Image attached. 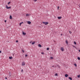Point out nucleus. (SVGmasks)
<instances>
[{
	"mask_svg": "<svg viewBox=\"0 0 80 80\" xmlns=\"http://www.w3.org/2000/svg\"><path fill=\"white\" fill-rule=\"evenodd\" d=\"M55 76H58V74L57 73H56L55 74Z\"/></svg>",
	"mask_w": 80,
	"mask_h": 80,
	"instance_id": "nucleus-18",
	"label": "nucleus"
},
{
	"mask_svg": "<svg viewBox=\"0 0 80 80\" xmlns=\"http://www.w3.org/2000/svg\"><path fill=\"white\" fill-rule=\"evenodd\" d=\"M79 52H80V50H79Z\"/></svg>",
	"mask_w": 80,
	"mask_h": 80,
	"instance_id": "nucleus-41",
	"label": "nucleus"
},
{
	"mask_svg": "<svg viewBox=\"0 0 80 80\" xmlns=\"http://www.w3.org/2000/svg\"><path fill=\"white\" fill-rule=\"evenodd\" d=\"M9 59H12V57H9Z\"/></svg>",
	"mask_w": 80,
	"mask_h": 80,
	"instance_id": "nucleus-20",
	"label": "nucleus"
},
{
	"mask_svg": "<svg viewBox=\"0 0 80 80\" xmlns=\"http://www.w3.org/2000/svg\"><path fill=\"white\" fill-rule=\"evenodd\" d=\"M21 72H23V69H22V70H21Z\"/></svg>",
	"mask_w": 80,
	"mask_h": 80,
	"instance_id": "nucleus-35",
	"label": "nucleus"
},
{
	"mask_svg": "<svg viewBox=\"0 0 80 80\" xmlns=\"http://www.w3.org/2000/svg\"><path fill=\"white\" fill-rule=\"evenodd\" d=\"M41 53H42V55H44V53L43 52H42Z\"/></svg>",
	"mask_w": 80,
	"mask_h": 80,
	"instance_id": "nucleus-30",
	"label": "nucleus"
},
{
	"mask_svg": "<svg viewBox=\"0 0 80 80\" xmlns=\"http://www.w3.org/2000/svg\"><path fill=\"white\" fill-rule=\"evenodd\" d=\"M52 67H54V66H52Z\"/></svg>",
	"mask_w": 80,
	"mask_h": 80,
	"instance_id": "nucleus-39",
	"label": "nucleus"
},
{
	"mask_svg": "<svg viewBox=\"0 0 80 80\" xmlns=\"http://www.w3.org/2000/svg\"><path fill=\"white\" fill-rule=\"evenodd\" d=\"M47 50H49V48H47Z\"/></svg>",
	"mask_w": 80,
	"mask_h": 80,
	"instance_id": "nucleus-23",
	"label": "nucleus"
},
{
	"mask_svg": "<svg viewBox=\"0 0 80 80\" xmlns=\"http://www.w3.org/2000/svg\"><path fill=\"white\" fill-rule=\"evenodd\" d=\"M58 67L59 68H60V66L57 65Z\"/></svg>",
	"mask_w": 80,
	"mask_h": 80,
	"instance_id": "nucleus-16",
	"label": "nucleus"
},
{
	"mask_svg": "<svg viewBox=\"0 0 80 80\" xmlns=\"http://www.w3.org/2000/svg\"><path fill=\"white\" fill-rule=\"evenodd\" d=\"M27 56H28V55H25V57H27Z\"/></svg>",
	"mask_w": 80,
	"mask_h": 80,
	"instance_id": "nucleus-27",
	"label": "nucleus"
},
{
	"mask_svg": "<svg viewBox=\"0 0 80 80\" xmlns=\"http://www.w3.org/2000/svg\"><path fill=\"white\" fill-rule=\"evenodd\" d=\"M22 66H24V65H25V62H22Z\"/></svg>",
	"mask_w": 80,
	"mask_h": 80,
	"instance_id": "nucleus-3",
	"label": "nucleus"
},
{
	"mask_svg": "<svg viewBox=\"0 0 80 80\" xmlns=\"http://www.w3.org/2000/svg\"><path fill=\"white\" fill-rule=\"evenodd\" d=\"M58 19H61V18H62V17H58Z\"/></svg>",
	"mask_w": 80,
	"mask_h": 80,
	"instance_id": "nucleus-12",
	"label": "nucleus"
},
{
	"mask_svg": "<svg viewBox=\"0 0 80 80\" xmlns=\"http://www.w3.org/2000/svg\"><path fill=\"white\" fill-rule=\"evenodd\" d=\"M22 23H23V22H22L20 23H19L20 26H21V25H22Z\"/></svg>",
	"mask_w": 80,
	"mask_h": 80,
	"instance_id": "nucleus-8",
	"label": "nucleus"
},
{
	"mask_svg": "<svg viewBox=\"0 0 80 80\" xmlns=\"http://www.w3.org/2000/svg\"><path fill=\"white\" fill-rule=\"evenodd\" d=\"M16 42H18V40H16Z\"/></svg>",
	"mask_w": 80,
	"mask_h": 80,
	"instance_id": "nucleus-29",
	"label": "nucleus"
},
{
	"mask_svg": "<svg viewBox=\"0 0 80 80\" xmlns=\"http://www.w3.org/2000/svg\"><path fill=\"white\" fill-rule=\"evenodd\" d=\"M51 59H53V57H51Z\"/></svg>",
	"mask_w": 80,
	"mask_h": 80,
	"instance_id": "nucleus-32",
	"label": "nucleus"
},
{
	"mask_svg": "<svg viewBox=\"0 0 80 80\" xmlns=\"http://www.w3.org/2000/svg\"><path fill=\"white\" fill-rule=\"evenodd\" d=\"M2 53V51L0 50V53Z\"/></svg>",
	"mask_w": 80,
	"mask_h": 80,
	"instance_id": "nucleus-34",
	"label": "nucleus"
},
{
	"mask_svg": "<svg viewBox=\"0 0 80 80\" xmlns=\"http://www.w3.org/2000/svg\"><path fill=\"white\" fill-rule=\"evenodd\" d=\"M69 79L71 80H72V78H71V77H69Z\"/></svg>",
	"mask_w": 80,
	"mask_h": 80,
	"instance_id": "nucleus-15",
	"label": "nucleus"
},
{
	"mask_svg": "<svg viewBox=\"0 0 80 80\" xmlns=\"http://www.w3.org/2000/svg\"><path fill=\"white\" fill-rule=\"evenodd\" d=\"M32 43V41L30 42V43Z\"/></svg>",
	"mask_w": 80,
	"mask_h": 80,
	"instance_id": "nucleus-36",
	"label": "nucleus"
},
{
	"mask_svg": "<svg viewBox=\"0 0 80 80\" xmlns=\"http://www.w3.org/2000/svg\"><path fill=\"white\" fill-rule=\"evenodd\" d=\"M6 8H7V9H8L9 8H11V7H8V6L7 5L6 6Z\"/></svg>",
	"mask_w": 80,
	"mask_h": 80,
	"instance_id": "nucleus-2",
	"label": "nucleus"
},
{
	"mask_svg": "<svg viewBox=\"0 0 80 80\" xmlns=\"http://www.w3.org/2000/svg\"><path fill=\"white\" fill-rule=\"evenodd\" d=\"M35 42H32V45H34V44H35Z\"/></svg>",
	"mask_w": 80,
	"mask_h": 80,
	"instance_id": "nucleus-11",
	"label": "nucleus"
},
{
	"mask_svg": "<svg viewBox=\"0 0 80 80\" xmlns=\"http://www.w3.org/2000/svg\"><path fill=\"white\" fill-rule=\"evenodd\" d=\"M5 78H6V79H7V77H6Z\"/></svg>",
	"mask_w": 80,
	"mask_h": 80,
	"instance_id": "nucleus-37",
	"label": "nucleus"
},
{
	"mask_svg": "<svg viewBox=\"0 0 80 80\" xmlns=\"http://www.w3.org/2000/svg\"><path fill=\"white\" fill-rule=\"evenodd\" d=\"M26 16L28 17V16H29V14H26Z\"/></svg>",
	"mask_w": 80,
	"mask_h": 80,
	"instance_id": "nucleus-25",
	"label": "nucleus"
},
{
	"mask_svg": "<svg viewBox=\"0 0 80 80\" xmlns=\"http://www.w3.org/2000/svg\"><path fill=\"white\" fill-rule=\"evenodd\" d=\"M78 60H80V57H78Z\"/></svg>",
	"mask_w": 80,
	"mask_h": 80,
	"instance_id": "nucleus-21",
	"label": "nucleus"
},
{
	"mask_svg": "<svg viewBox=\"0 0 80 80\" xmlns=\"http://www.w3.org/2000/svg\"><path fill=\"white\" fill-rule=\"evenodd\" d=\"M66 44H68V41L67 40L66 41Z\"/></svg>",
	"mask_w": 80,
	"mask_h": 80,
	"instance_id": "nucleus-13",
	"label": "nucleus"
},
{
	"mask_svg": "<svg viewBox=\"0 0 80 80\" xmlns=\"http://www.w3.org/2000/svg\"><path fill=\"white\" fill-rule=\"evenodd\" d=\"M61 50L62 51V52H63L64 51V48H61Z\"/></svg>",
	"mask_w": 80,
	"mask_h": 80,
	"instance_id": "nucleus-4",
	"label": "nucleus"
},
{
	"mask_svg": "<svg viewBox=\"0 0 80 80\" xmlns=\"http://www.w3.org/2000/svg\"><path fill=\"white\" fill-rule=\"evenodd\" d=\"M9 18L10 19H12V16H10Z\"/></svg>",
	"mask_w": 80,
	"mask_h": 80,
	"instance_id": "nucleus-10",
	"label": "nucleus"
},
{
	"mask_svg": "<svg viewBox=\"0 0 80 80\" xmlns=\"http://www.w3.org/2000/svg\"><path fill=\"white\" fill-rule=\"evenodd\" d=\"M74 65L75 67H77V64H74Z\"/></svg>",
	"mask_w": 80,
	"mask_h": 80,
	"instance_id": "nucleus-14",
	"label": "nucleus"
},
{
	"mask_svg": "<svg viewBox=\"0 0 80 80\" xmlns=\"http://www.w3.org/2000/svg\"><path fill=\"white\" fill-rule=\"evenodd\" d=\"M22 52L23 53H24V50H23L22 49Z\"/></svg>",
	"mask_w": 80,
	"mask_h": 80,
	"instance_id": "nucleus-17",
	"label": "nucleus"
},
{
	"mask_svg": "<svg viewBox=\"0 0 80 80\" xmlns=\"http://www.w3.org/2000/svg\"><path fill=\"white\" fill-rule=\"evenodd\" d=\"M73 47L75 48V47L74 46H73Z\"/></svg>",
	"mask_w": 80,
	"mask_h": 80,
	"instance_id": "nucleus-38",
	"label": "nucleus"
},
{
	"mask_svg": "<svg viewBox=\"0 0 80 80\" xmlns=\"http://www.w3.org/2000/svg\"><path fill=\"white\" fill-rule=\"evenodd\" d=\"M10 76H11V75H10Z\"/></svg>",
	"mask_w": 80,
	"mask_h": 80,
	"instance_id": "nucleus-42",
	"label": "nucleus"
},
{
	"mask_svg": "<svg viewBox=\"0 0 80 80\" xmlns=\"http://www.w3.org/2000/svg\"><path fill=\"white\" fill-rule=\"evenodd\" d=\"M4 22H5V23H6V22H7V20L4 21Z\"/></svg>",
	"mask_w": 80,
	"mask_h": 80,
	"instance_id": "nucleus-33",
	"label": "nucleus"
},
{
	"mask_svg": "<svg viewBox=\"0 0 80 80\" xmlns=\"http://www.w3.org/2000/svg\"><path fill=\"white\" fill-rule=\"evenodd\" d=\"M33 1H34V2H37V0H33Z\"/></svg>",
	"mask_w": 80,
	"mask_h": 80,
	"instance_id": "nucleus-28",
	"label": "nucleus"
},
{
	"mask_svg": "<svg viewBox=\"0 0 80 80\" xmlns=\"http://www.w3.org/2000/svg\"><path fill=\"white\" fill-rule=\"evenodd\" d=\"M80 75H78V78H80Z\"/></svg>",
	"mask_w": 80,
	"mask_h": 80,
	"instance_id": "nucleus-19",
	"label": "nucleus"
},
{
	"mask_svg": "<svg viewBox=\"0 0 80 80\" xmlns=\"http://www.w3.org/2000/svg\"><path fill=\"white\" fill-rule=\"evenodd\" d=\"M42 23H43V24H45V25H47V24H48V22H42Z\"/></svg>",
	"mask_w": 80,
	"mask_h": 80,
	"instance_id": "nucleus-1",
	"label": "nucleus"
},
{
	"mask_svg": "<svg viewBox=\"0 0 80 80\" xmlns=\"http://www.w3.org/2000/svg\"><path fill=\"white\" fill-rule=\"evenodd\" d=\"M69 33H70V34H71V33H72V32L71 31H69Z\"/></svg>",
	"mask_w": 80,
	"mask_h": 80,
	"instance_id": "nucleus-26",
	"label": "nucleus"
},
{
	"mask_svg": "<svg viewBox=\"0 0 80 80\" xmlns=\"http://www.w3.org/2000/svg\"><path fill=\"white\" fill-rule=\"evenodd\" d=\"M79 7L80 8V6H79Z\"/></svg>",
	"mask_w": 80,
	"mask_h": 80,
	"instance_id": "nucleus-43",
	"label": "nucleus"
},
{
	"mask_svg": "<svg viewBox=\"0 0 80 80\" xmlns=\"http://www.w3.org/2000/svg\"><path fill=\"white\" fill-rule=\"evenodd\" d=\"M61 35H62V34H61Z\"/></svg>",
	"mask_w": 80,
	"mask_h": 80,
	"instance_id": "nucleus-40",
	"label": "nucleus"
},
{
	"mask_svg": "<svg viewBox=\"0 0 80 80\" xmlns=\"http://www.w3.org/2000/svg\"><path fill=\"white\" fill-rule=\"evenodd\" d=\"M38 47H42V45H41L39 44L38 45Z\"/></svg>",
	"mask_w": 80,
	"mask_h": 80,
	"instance_id": "nucleus-7",
	"label": "nucleus"
},
{
	"mask_svg": "<svg viewBox=\"0 0 80 80\" xmlns=\"http://www.w3.org/2000/svg\"><path fill=\"white\" fill-rule=\"evenodd\" d=\"M65 77H68V75L67 74H66L65 75Z\"/></svg>",
	"mask_w": 80,
	"mask_h": 80,
	"instance_id": "nucleus-6",
	"label": "nucleus"
},
{
	"mask_svg": "<svg viewBox=\"0 0 80 80\" xmlns=\"http://www.w3.org/2000/svg\"><path fill=\"white\" fill-rule=\"evenodd\" d=\"M74 43L75 45H76V44H77V43L75 42H74Z\"/></svg>",
	"mask_w": 80,
	"mask_h": 80,
	"instance_id": "nucleus-22",
	"label": "nucleus"
},
{
	"mask_svg": "<svg viewBox=\"0 0 80 80\" xmlns=\"http://www.w3.org/2000/svg\"><path fill=\"white\" fill-rule=\"evenodd\" d=\"M10 3V2H8V5H9Z\"/></svg>",
	"mask_w": 80,
	"mask_h": 80,
	"instance_id": "nucleus-24",
	"label": "nucleus"
},
{
	"mask_svg": "<svg viewBox=\"0 0 80 80\" xmlns=\"http://www.w3.org/2000/svg\"><path fill=\"white\" fill-rule=\"evenodd\" d=\"M22 34H23V35H26V33L25 32H23Z\"/></svg>",
	"mask_w": 80,
	"mask_h": 80,
	"instance_id": "nucleus-9",
	"label": "nucleus"
},
{
	"mask_svg": "<svg viewBox=\"0 0 80 80\" xmlns=\"http://www.w3.org/2000/svg\"><path fill=\"white\" fill-rule=\"evenodd\" d=\"M28 24H29V25H30L31 24V22L30 21H28Z\"/></svg>",
	"mask_w": 80,
	"mask_h": 80,
	"instance_id": "nucleus-5",
	"label": "nucleus"
},
{
	"mask_svg": "<svg viewBox=\"0 0 80 80\" xmlns=\"http://www.w3.org/2000/svg\"><path fill=\"white\" fill-rule=\"evenodd\" d=\"M59 9V7L58 6V10Z\"/></svg>",
	"mask_w": 80,
	"mask_h": 80,
	"instance_id": "nucleus-31",
	"label": "nucleus"
}]
</instances>
